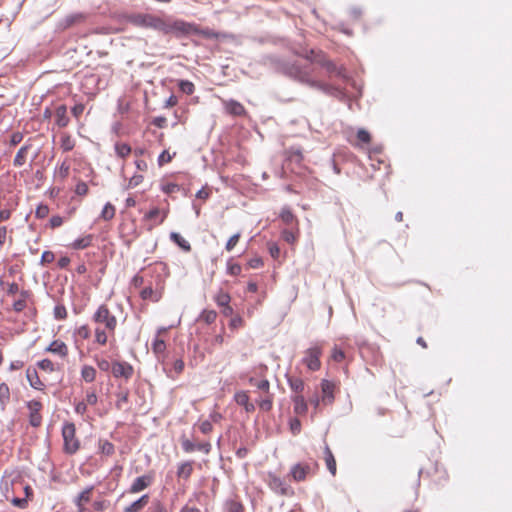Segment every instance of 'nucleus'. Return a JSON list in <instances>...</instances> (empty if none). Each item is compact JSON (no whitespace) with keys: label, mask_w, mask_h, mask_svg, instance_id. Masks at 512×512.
Wrapping results in <instances>:
<instances>
[{"label":"nucleus","mask_w":512,"mask_h":512,"mask_svg":"<svg viewBox=\"0 0 512 512\" xmlns=\"http://www.w3.org/2000/svg\"><path fill=\"white\" fill-rule=\"evenodd\" d=\"M127 22L139 28L153 29L165 35L175 36L177 19L160 17L150 13H134L127 16Z\"/></svg>","instance_id":"f03ea898"},{"label":"nucleus","mask_w":512,"mask_h":512,"mask_svg":"<svg viewBox=\"0 0 512 512\" xmlns=\"http://www.w3.org/2000/svg\"><path fill=\"white\" fill-rule=\"evenodd\" d=\"M189 35H200L206 39H218L220 33L210 28H201L195 23L177 19L175 37L180 38Z\"/></svg>","instance_id":"20e7f679"},{"label":"nucleus","mask_w":512,"mask_h":512,"mask_svg":"<svg viewBox=\"0 0 512 512\" xmlns=\"http://www.w3.org/2000/svg\"><path fill=\"white\" fill-rule=\"evenodd\" d=\"M93 240L94 236L92 234H87L73 241L70 244V247L74 250L86 249L92 245Z\"/></svg>","instance_id":"a878e982"},{"label":"nucleus","mask_w":512,"mask_h":512,"mask_svg":"<svg viewBox=\"0 0 512 512\" xmlns=\"http://www.w3.org/2000/svg\"><path fill=\"white\" fill-rule=\"evenodd\" d=\"M228 512H244L243 504L238 500H230L227 502Z\"/></svg>","instance_id":"6e6d98bb"},{"label":"nucleus","mask_w":512,"mask_h":512,"mask_svg":"<svg viewBox=\"0 0 512 512\" xmlns=\"http://www.w3.org/2000/svg\"><path fill=\"white\" fill-rule=\"evenodd\" d=\"M168 213V209H160L158 207H153L145 213L143 220L148 222V230L151 231L156 226L161 225L166 220Z\"/></svg>","instance_id":"1a4fd4ad"},{"label":"nucleus","mask_w":512,"mask_h":512,"mask_svg":"<svg viewBox=\"0 0 512 512\" xmlns=\"http://www.w3.org/2000/svg\"><path fill=\"white\" fill-rule=\"evenodd\" d=\"M11 392L7 383L3 382L0 384V404L2 409H5L7 404L10 402Z\"/></svg>","instance_id":"4c0bfd02"},{"label":"nucleus","mask_w":512,"mask_h":512,"mask_svg":"<svg viewBox=\"0 0 512 512\" xmlns=\"http://www.w3.org/2000/svg\"><path fill=\"white\" fill-rule=\"evenodd\" d=\"M95 362H96L97 367H98L101 371L107 372V371H109L110 369L112 370V363H110V362H109L107 359H105V358H98V357H95Z\"/></svg>","instance_id":"052dcab7"},{"label":"nucleus","mask_w":512,"mask_h":512,"mask_svg":"<svg viewBox=\"0 0 512 512\" xmlns=\"http://www.w3.org/2000/svg\"><path fill=\"white\" fill-rule=\"evenodd\" d=\"M160 334V332L158 333ZM152 350L157 355L158 358L164 357L165 350H166V343L163 339L157 335L155 340L152 343Z\"/></svg>","instance_id":"58836bf2"},{"label":"nucleus","mask_w":512,"mask_h":512,"mask_svg":"<svg viewBox=\"0 0 512 512\" xmlns=\"http://www.w3.org/2000/svg\"><path fill=\"white\" fill-rule=\"evenodd\" d=\"M21 295H22V299H19V300L15 301L14 304H13V309L16 312L23 311L26 308V306H27L26 297L28 295V292L27 291H22Z\"/></svg>","instance_id":"5fc2aeb1"},{"label":"nucleus","mask_w":512,"mask_h":512,"mask_svg":"<svg viewBox=\"0 0 512 512\" xmlns=\"http://www.w3.org/2000/svg\"><path fill=\"white\" fill-rule=\"evenodd\" d=\"M91 320L95 325L93 329L94 344L105 346L110 338L114 339L118 320L107 304L99 305L92 314Z\"/></svg>","instance_id":"f257e3e1"},{"label":"nucleus","mask_w":512,"mask_h":512,"mask_svg":"<svg viewBox=\"0 0 512 512\" xmlns=\"http://www.w3.org/2000/svg\"><path fill=\"white\" fill-rule=\"evenodd\" d=\"M98 448L101 454L111 456L115 453L114 445L108 440H99Z\"/></svg>","instance_id":"37998d69"},{"label":"nucleus","mask_w":512,"mask_h":512,"mask_svg":"<svg viewBox=\"0 0 512 512\" xmlns=\"http://www.w3.org/2000/svg\"><path fill=\"white\" fill-rule=\"evenodd\" d=\"M178 86L180 91L186 95H192L195 91V85L189 80H180Z\"/></svg>","instance_id":"de8ad7c7"},{"label":"nucleus","mask_w":512,"mask_h":512,"mask_svg":"<svg viewBox=\"0 0 512 512\" xmlns=\"http://www.w3.org/2000/svg\"><path fill=\"white\" fill-rule=\"evenodd\" d=\"M181 445H182V449L186 453H192L193 451L196 450V444L187 438L181 439Z\"/></svg>","instance_id":"69168bd1"},{"label":"nucleus","mask_w":512,"mask_h":512,"mask_svg":"<svg viewBox=\"0 0 512 512\" xmlns=\"http://www.w3.org/2000/svg\"><path fill=\"white\" fill-rule=\"evenodd\" d=\"M257 404L263 411H270L273 406V394L270 391L262 393L257 400Z\"/></svg>","instance_id":"c756f323"},{"label":"nucleus","mask_w":512,"mask_h":512,"mask_svg":"<svg viewBox=\"0 0 512 512\" xmlns=\"http://www.w3.org/2000/svg\"><path fill=\"white\" fill-rule=\"evenodd\" d=\"M318 468V464L314 463H297L293 465L290 469V477L295 482L305 481L309 476L315 474Z\"/></svg>","instance_id":"6e6552de"},{"label":"nucleus","mask_w":512,"mask_h":512,"mask_svg":"<svg viewBox=\"0 0 512 512\" xmlns=\"http://www.w3.org/2000/svg\"><path fill=\"white\" fill-rule=\"evenodd\" d=\"M227 271L232 276H238V275H240V273L242 271V267L238 263L228 262V264H227Z\"/></svg>","instance_id":"338daca9"},{"label":"nucleus","mask_w":512,"mask_h":512,"mask_svg":"<svg viewBox=\"0 0 512 512\" xmlns=\"http://www.w3.org/2000/svg\"><path fill=\"white\" fill-rule=\"evenodd\" d=\"M26 377L32 388L39 391H43L45 389V384L42 382L35 369L28 368L26 370Z\"/></svg>","instance_id":"4be33fe9"},{"label":"nucleus","mask_w":512,"mask_h":512,"mask_svg":"<svg viewBox=\"0 0 512 512\" xmlns=\"http://www.w3.org/2000/svg\"><path fill=\"white\" fill-rule=\"evenodd\" d=\"M163 288H164V280L163 279H158L156 281L155 288H153L151 285L148 286V287H145L140 292V297L143 300H150L152 302H157L162 297Z\"/></svg>","instance_id":"9b49d317"},{"label":"nucleus","mask_w":512,"mask_h":512,"mask_svg":"<svg viewBox=\"0 0 512 512\" xmlns=\"http://www.w3.org/2000/svg\"><path fill=\"white\" fill-rule=\"evenodd\" d=\"M53 314L57 320H64L68 316L67 309L62 304H58L54 307Z\"/></svg>","instance_id":"603ef678"},{"label":"nucleus","mask_w":512,"mask_h":512,"mask_svg":"<svg viewBox=\"0 0 512 512\" xmlns=\"http://www.w3.org/2000/svg\"><path fill=\"white\" fill-rule=\"evenodd\" d=\"M29 410V423L33 427H39L42 423V415L40 413L42 409V403L38 400H31L27 403Z\"/></svg>","instance_id":"ddd939ff"},{"label":"nucleus","mask_w":512,"mask_h":512,"mask_svg":"<svg viewBox=\"0 0 512 512\" xmlns=\"http://www.w3.org/2000/svg\"><path fill=\"white\" fill-rule=\"evenodd\" d=\"M322 351L323 347L321 344H314L303 352L301 362L308 368V370L318 371L321 368L320 357L322 355Z\"/></svg>","instance_id":"0eeeda50"},{"label":"nucleus","mask_w":512,"mask_h":512,"mask_svg":"<svg viewBox=\"0 0 512 512\" xmlns=\"http://www.w3.org/2000/svg\"><path fill=\"white\" fill-rule=\"evenodd\" d=\"M289 75L299 82L306 84L312 88H316L325 92H329L331 86L319 79L320 72L317 64L306 62L305 64H295L289 68Z\"/></svg>","instance_id":"7ed1b4c3"},{"label":"nucleus","mask_w":512,"mask_h":512,"mask_svg":"<svg viewBox=\"0 0 512 512\" xmlns=\"http://www.w3.org/2000/svg\"><path fill=\"white\" fill-rule=\"evenodd\" d=\"M94 486L85 488L75 499L76 506H85L86 503L91 501Z\"/></svg>","instance_id":"7c9ffc66"},{"label":"nucleus","mask_w":512,"mask_h":512,"mask_svg":"<svg viewBox=\"0 0 512 512\" xmlns=\"http://www.w3.org/2000/svg\"><path fill=\"white\" fill-rule=\"evenodd\" d=\"M144 180V177L143 175L141 174H135L133 175L129 181H128V188H135L137 187L138 185H140Z\"/></svg>","instance_id":"774afa93"},{"label":"nucleus","mask_w":512,"mask_h":512,"mask_svg":"<svg viewBox=\"0 0 512 512\" xmlns=\"http://www.w3.org/2000/svg\"><path fill=\"white\" fill-rule=\"evenodd\" d=\"M300 236V229L298 227H288L282 230L281 237L288 244L294 245L297 243Z\"/></svg>","instance_id":"5701e85b"},{"label":"nucleus","mask_w":512,"mask_h":512,"mask_svg":"<svg viewBox=\"0 0 512 512\" xmlns=\"http://www.w3.org/2000/svg\"><path fill=\"white\" fill-rule=\"evenodd\" d=\"M216 304L221 308L230 304L231 297L228 292L220 289L213 297Z\"/></svg>","instance_id":"ea45409f"},{"label":"nucleus","mask_w":512,"mask_h":512,"mask_svg":"<svg viewBox=\"0 0 512 512\" xmlns=\"http://www.w3.org/2000/svg\"><path fill=\"white\" fill-rule=\"evenodd\" d=\"M356 142H351L352 145L356 147H362L363 145H368L371 142V135L365 129H359L356 134Z\"/></svg>","instance_id":"e433bc0d"},{"label":"nucleus","mask_w":512,"mask_h":512,"mask_svg":"<svg viewBox=\"0 0 512 512\" xmlns=\"http://www.w3.org/2000/svg\"><path fill=\"white\" fill-rule=\"evenodd\" d=\"M55 123L58 127L60 128H64L66 127L69 122H70V119L68 117V114H67V107L66 105L62 104V105H59L56 109H55Z\"/></svg>","instance_id":"412c9836"},{"label":"nucleus","mask_w":512,"mask_h":512,"mask_svg":"<svg viewBox=\"0 0 512 512\" xmlns=\"http://www.w3.org/2000/svg\"><path fill=\"white\" fill-rule=\"evenodd\" d=\"M244 325H245V321L239 315H236V316L232 317L230 322H229V327L231 329H234V330L242 328V327H244Z\"/></svg>","instance_id":"680f3d73"},{"label":"nucleus","mask_w":512,"mask_h":512,"mask_svg":"<svg viewBox=\"0 0 512 512\" xmlns=\"http://www.w3.org/2000/svg\"><path fill=\"white\" fill-rule=\"evenodd\" d=\"M92 331L88 324H83L74 330L75 342L78 340H88L91 337Z\"/></svg>","instance_id":"f704fd0d"},{"label":"nucleus","mask_w":512,"mask_h":512,"mask_svg":"<svg viewBox=\"0 0 512 512\" xmlns=\"http://www.w3.org/2000/svg\"><path fill=\"white\" fill-rule=\"evenodd\" d=\"M170 239L173 241L179 248H181L184 252H190L191 251V245L190 243L182 237L177 232H171L170 233Z\"/></svg>","instance_id":"72a5a7b5"},{"label":"nucleus","mask_w":512,"mask_h":512,"mask_svg":"<svg viewBox=\"0 0 512 512\" xmlns=\"http://www.w3.org/2000/svg\"><path fill=\"white\" fill-rule=\"evenodd\" d=\"M321 68H322V70L325 71V73L327 74V76L329 78H332V77L344 78L345 77V73H344L345 69L342 66L335 65L333 62H331L329 60H325V61L321 62Z\"/></svg>","instance_id":"f3484780"},{"label":"nucleus","mask_w":512,"mask_h":512,"mask_svg":"<svg viewBox=\"0 0 512 512\" xmlns=\"http://www.w3.org/2000/svg\"><path fill=\"white\" fill-rule=\"evenodd\" d=\"M322 388V401L326 404H331L334 401V389L335 385L329 380H323L321 382Z\"/></svg>","instance_id":"6ab92c4d"},{"label":"nucleus","mask_w":512,"mask_h":512,"mask_svg":"<svg viewBox=\"0 0 512 512\" xmlns=\"http://www.w3.org/2000/svg\"><path fill=\"white\" fill-rule=\"evenodd\" d=\"M70 174V164L68 161H63L55 170L54 178L55 180L63 183Z\"/></svg>","instance_id":"cd10ccee"},{"label":"nucleus","mask_w":512,"mask_h":512,"mask_svg":"<svg viewBox=\"0 0 512 512\" xmlns=\"http://www.w3.org/2000/svg\"><path fill=\"white\" fill-rule=\"evenodd\" d=\"M175 155V152L173 154H170L168 150H164L158 157V165L163 166L171 162Z\"/></svg>","instance_id":"bf43d9fd"},{"label":"nucleus","mask_w":512,"mask_h":512,"mask_svg":"<svg viewBox=\"0 0 512 512\" xmlns=\"http://www.w3.org/2000/svg\"><path fill=\"white\" fill-rule=\"evenodd\" d=\"M110 506V502L106 499H99V500H95L93 502V509L96 511V512H103L105 510H107Z\"/></svg>","instance_id":"13d9d810"},{"label":"nucleus","mask_w":512,"mask_h":512,"mask_svg":"<svg viewBox=\"0 0 512 512\" xmlns=\"http://www.w3.org/2000/svg\"><path fill=\"white\" fill-rule=\"evenodd\" d=\"M112 374L115 378H124L125 380L130 379L133 376V366L124 361L112 362Z\"/></svg>","instance_id":"f8f14e48"},{"label":"nucleus","mask_w":512,"mask_h":512,"mask_svg":"<svg viewBox=\"0 0 512 512\" xmlns=\"http://www.w3.org/2000/svg\"><path fill=\"white\" fill-rule=\"evenodd\" d=\"M74 192L78 196H86L89 192L88 185L84 181H79L75 186Z\"/></svg>","instance_id":"e2e57ef3"},{"label":"nucleus","mask_w":512,"mask_h":512,"mask_svg":"<svg viewBox=\"0 0 512 512\" xmlns=\"http://www.w3.org/2000/svg\"><path fill=\"white\" fill-rule=\"evenodd\" d=\"M117 399L115 402V406L118 410L124 409V407L128 404L129 401V392L128 390H122L117 393Z\"/></svg>","instance_id":"c03bdc74"},{"label":"nucleus","mask_w":512,"mask_h":512,"mask_svg":"<svg viewBox=\"0 0 512 512\" xmlns=\"http://www.w3.org/2000/svg\"><path fill=\"white\" fill-rule=\"evenodd\" d=\"M293 411L298 416H304L308 412L307 402L302 394L294 395L292 397Z\"/></svg>","instance_id":"a211bd4d"},{"label":"nucleus","mask_w":512,"mask_h":512,"mask_svg":"<svg viewBox=\"0 0 512 512\" xmlns=\"http://www.w3.org/2000/svg\"><path fill=\"white\" fill-rule=\"evenodd\" d=\"M114 149H115L117 156H119L120 158H123V159L128 157L132 151L130 145H128L127 143H123V142H117L114 146Z\"/></svg>","instance_id":"79ce46f5"},{"label":"nucleus","mask_w":512,"mask_h":512,"mask_svg":"<svg viewBox=\"0 0 512 512\" xmlns=\"http://www.w3.org/2000/svg\"><path fill=\"white\" fill-rule=\"evenodd\" d=\"M200 319L203 320L207 324H212L217 319V312L215 310L205 309L202 311L200 315Z\"/></svg>","instance_id":"09e8293b"},{"label":"nucleus","mask_w":512,"mask_h":512,"mask_svg":"<svg viewBox=\"0 0 512 512\" xmlns=\"http://www.w3.org/2000/svg\"><path fill=\"white\" fill-rule=\"evenodd\" d=\"M324 454L327 469L333 476H335L337 472L336 460L328 445L325 446Z\"/></svg>","instance_id":"2f4dec72"},{"label":"nucleus","mask_w":512,"mask_h":512,"mask_svg":"<svg viewBox=\"0 0 512 512\" xmlns=\"http://www.w3.org/2000/svg\"><path fill=\"white\" fill-rule=\"evenodd\" d=\"M234 401L240 405V406H244L245 404H247V402L250 401V397L248 395V392L247 391H244V390H240V391H237L235 394H234Z\"/></svg>","instance_id":"8fccbe9b"},{"label":"nucleus","mask_w":512,"mask_h":512,"mask_svg":"<svg viewBox=\"0 0 512 512\" xmlns=\"http://www.w3.org/2000/svg\"><path fill=\"white\" fill-rule=\"evenodd\" d=\"M63 451L73 455L80 449V441L76 436V426L72 422H65L62 427Z\"/></svg>","instance_id":"39448f33"},{"label":"nucleus","mask_w":512,"mask_h":512,"mask_svg":"<svg viewBox=\"0 0 512 512\" xmlns=\"http://www.w3.org/2000/svg\"><path fill=\"white\" fill-rule=\"evenodd\" d=\"M86 20V15L83 13H74L67 15L59 22V28L62 30L69 29L75 25L81 24Z\"/></svg>","instance_id":"dca6fc26"},{"label":"nucleus","mask_w":512,"mask_h":512,"mask_svg":"<svg viewBox=\"0 0 512 512\" xmlns=\"http://www.w3.org/2000/svg\"><path fill=\"white\" fill-rule=\"evenodd\" d=\"M45 351L48 353H51L53 355L58 356L61 359H65L69 355V348L67 344L60 340L55 339L53 340L46 348Z\"/></svg>","instance_id":"4468645a"},{"label":"nucleus","mask_w":512,"mask_h":512,"mask_svg":"<svg viewBox=\"0 0 512 512\" xmlns=\"http://www.w3.org/2000/svg\"><path fill=\"white\" fill-rule=\"evenodd\" d=\"M281 221L288 227H298L299 221L289 207H283L279 214Z\"/></svg>","instance_id":"aec40b11"},{"label":"nucleus","mask_w":512,"mask_h":512,"mask_svg":"<svg viewBox=\"0 0 512 512\" xmlns=\"http://www.w3.org/2000/svg\"><path fill=\"white\" fill-rule=\"evenodd\" d=\"M193 473V462L192 461H185L178 465L177 469V477L188 480Z\"/></svg>","instance_id":"bb28decb"},{"label":"nucleus","mask_w":512,"mask_h":512,"mask_svg":"<svg viewBox=\"0 0 512 512\" xmlns=\"http://www.w3.org/2000/svg\"><path fill=\"white\" fill-rule=\"evenodd\" d=\"M249 383L257 387L261 393H268L270 391V382L267 379L257 380L254 377L249 379Z\"/></svg>","instance_id":"a18cd8bd"},{"label":"nucleus","mask_w":512,"mask_h":512,"mask_svg":"<svg viewBox=\"0 0 512 512\" xmlns=\"http://www.w3.org/2000/svg\"><path fill=\"white\" fill-rule=\"evenodd\" d=\"M264 482L268 487L276 494L282 496H290L293 494V490L276 472L269 471L263 477Z\"/></svg>","instance_id":"423d86ee"},{"label":"nucleus","mask_w":512,"mask_h":512,"mask_svg":"<svg viewBox=\"0 0 512 512\" xmlns=\"http://www.w3.org/2000/svg\"><path fill=\"white\" fill-rule=\"evenodd\" d=\"M37 366L39 367V369L48 373H52L55 371V364L52 362V360L48 358L40 360L37 363Z\"/></svg>","instance_id":"3c124183"},{"label":"nucleus","mask_w":512,"mask_h":512,"mask_svg":"<svg viewBox=\"0 0 512 512\" xmlns=\"http://www.w3.org/2000/svg\"><path fill=\"white\" fill-rule=\"evenodd\" d=\"M287 382L290 389L295 393V395L302 394L305 383L300 377H287Z\"/></svg>","instance_id":"473e14b6"},{"label":"nucleus","mask_w":512,"mask_h":512,"mask_svg":"<svg viewBox=\"0 0 512 512\" xmlns=\"http://www.w3.org/2000/svg\"><path fill=\"white\" fill-rule=\"evenodd\" d=\"M225 112L232 116H245L247 111L245 107L238 101L230 99L223 100Z\"/></svg>","instance_id":"2eb2a0df"},{"label":"nucleus","mask_w":512,"mask_h":512,"mask_svg":"<svg viewBox=\"0 0 512 512\" xmlns=\"http://www.w3.org/2000/svg\"><path fill=\"white\" fill-rule=\"evenodd\" d=\"M31 148L32 144L27 143L17 151L13 160V165L15 167H22L27 162L28 154Z\"/></svg>","instance_id":"b1692460"},{"label":"nucleus","mask_w":512,"mask_h":512,"mask_svg":"<svg viewBox=\"0 0 512 512\" xmlns=\"http://www.w3.org/2000/svg\"><path fill=\"white\" fill-rule=\"evenodd\" d=\"M331 359L335 362H342L345 359L344 351L335 345L331 351Z\"/></svg>","instance_id":"4d7b16f0"},{"label":"nucleus","mask_w":512,"mask_h":512,"mask_svg":"<svg viewBox=\"0 0 512 512\" xmlns=\"http://www.w3.org/2000/svg\"><path fill=\"white\" fill-rule=\"evenodd\" d=\"M83 401L89 406H94L98 402V396L95 388L90 387L85 391V397Z\"/></svg>","instance_id":"49530a36"},{"label":"nucleus","mask_w":512,"mask_h":512,"mask_svg":"<svg viewBox=\"0 0 512 512\" xmlns=\"http://www.w3.org/2000/svg\"><path fill=\"white\" fill-rule=\"evenodd\" d=\"M149 495L144 494L136 501L124 508V512H141L149 503Z\"/></svg>","instance_id":"393cba45"},{"label":"nucleus","mask_w":512,"mask_h":512,"mask_svg":"<svg viewBox=\"0 0 512 512\" xmlns=\"http://www.w3.org/2000/svg\"><path fill=\"white\" fill-rule=\"evenodd\" d=\"M154 482V472L150 471L147 474L137 477L127 490L129 494H137L152 485Z\"/></svg>","instance_id":"9d476101"},{"label":"nucleus","mask_w":512,"mask_h":512,"mask_svg":"<svg viewBox=\"0 0 512 512\" xmlns=\"http://www.w3.org/2000/svg\"><path fill=\"white\" fill-rule=\"evenodd\" d=\"M80 374L83 381L92 383L96 379L97 371L93 366L86 364L81 367Z\"/></svg>","instance_id":"c85d7f7f"},{"label":"nucleus","mask_w":512,"mask_h":512,"mask_svg":"<svg viewBox=\"0 0 512 512\" xmlns=\"http://www.w3.org/2000/svg\"><path fill=\"white\" fill-rule=\"evenodd\" d=\"M75 147V140L66 132L60 135V148L63 152H69Z\"/></svg>","instance_id":"c9c22d12"},{"label":"nucleus","mask_w":512,"mask_h":512,"mask_svg":"<svg viewBox=\"0 0 512 512\" xmlns=\"http://www.w3.org/2000/svg\"><path fill=\"white\" fill-rule=\"evenodd\" d=\"M241 238V233H235L233 234L226 242L225 249L227 252H231L235 246L239 243V240Z\"/></svg>","instance_id":"864d4df0"},{"label":"nucleus","mask_w":512,"mask_h":512,"mask_svg":"<svg viewBox=\"0 0 512 512\" xmlns=\"http://www.w3.org/2000/svg\"><path fill=\"white\" fill-rule=\"evenodd\" d=\"M115 214H116L115 206L113 204H111L110 202H108L103 207L101 214H100V218L103 219L104 221H110L115 217Z\"/></svg>","instance_id":"a19ab883"},{"label":"nucleus","mask_w":512,"mask_h":512,"mask_svg":"<svg viewBox=\"0 0 512 512\" xmlns=\"http://www.w3.org/2000/svg\"><path fill=\"white\" fill-rule=\"evenodd\" d=\"M49 215V207L46 204H40L36 208L35 216L39 219L46 218Z\"/></svg>","instance_id":"0e129e2a"}]
</instances>
